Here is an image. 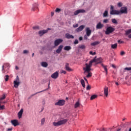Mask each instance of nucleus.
<instances>
[{"label":"nucleus","mask_w":131,"mask_h":131,"mask_svg":"<svg viewBox=\"0 0 131 131\" xmlns=\"http://www.w3.org/2000/svg\"><path fill=\"white\" fill-rule=\"evenodd\" d=\"M68 121V119H63L60 121H58L57 122H53V125H54V126H60V125H63L64 124H65L66 123H67V122Z\"/></svg>","instance_id":"1"},{"label":"nucleus","mask_w":131,"mask_h":131,"mask_svg":"<svg viewBox=\"0 0 131 131\" xmlns=\"http://www.w3.org/2000/svg\"><path fill=\"white\" fill-rule=\"evenodd\" d=\"M96 58H94L93 60H91L89 62V64L85 63L86 67L83 68V69H85V71H91V67H92V65H93V63L96 62Z\"/></svg>","instance_id":"2"},{"label":"nucleus","mask_w":131,"mask_h":131,"mask_svg":"<svg viewBox=\"0 0 131 131\" xmlns=\"http://www.w3.org/2000/svg\"><path fill=\"white\" fill-rule=\"evenodd\" d=\"M115 31V29L112 27H108L106 28V31H105V34L107 35L110 34V33H112V32H114V31Z\"/></svg>","instance_id":"3"},{"label":"nucleus","mask_w":131,"mask_h":131,"mask_svg":"<svg viewBox=\"0 0 131 131\" xmlns=\"http://www.w3.org/2000/svg\"><path fill=\"white\" fill-rule=\"evenodd\" d=\"M49 30H51V29L47 28V30H40L38 32V34L40 36H42L43 34H46V33H48V31H49Z\"/></svg>","instance_id":"4"},{"label":"nucleus","mask_w":131,"mask_h":131,"mask_svg":"<svg viewBox=\"0 0 131 131\" xmlns=\"http://www.w3.org/2000/svg\"><path fill=\"white\" fill-rule=\"evenodd\" d=\"M55 106H64L65 105L64 100H59L55 103Z\"/></svg>","instance_id":"5"},{"label":"nucleus","mask_w":131,"mask_h":131,"mask_svg":"<svg viewBox=\"0 0 131 131\" xmlns=\"http://www.w3.org/2000/svg\"><path fill=\"white\" fill-rule=\"evenodd\" d=\"M119 12L120 14H127V8L126 7H122Z\"/></svg>","instance_id":"6"},{"label":"nucleus","mask_w":131,"mask_h":131,"mask_svg":"<svg viewBox=\"0 0 131 131\" xmlns=\"http://www.w3.org/2000/svg\"><path fill=\"white\" fill-rule=\"evenodd\" d=\"M81 13H85V10H84V9L77 10L74 12V16H76L78 15V14H80Z\"/></svg>","instance_id":"7"},{"label":"nucleus","mask_w":131,"mask_h":131,"mask_svg":"<svg viewBox=\"0 0 131 131\" xmlns=\"http://www.w3.org/2000/svg\"><path fill=\"white\" fill-rule=\"evenodd\" d=\"M63 42V39H57L54 41V46L55 47H58L60 43Z\"/></svg>","instance_id":"8"},{"label":"nucleus","mask_w":131,"mask_h":131,"mask_svg":"<svg viewBox=\"0 0 131 131\" xmlns=\"http://www.w3.org/2000/svg\"><path fill=\"white\" fill-rule=\"evenodd\" d=\"M86 35L87 36H91V34H92V30L89 27L85 28Z\"/></svg>","instance_id":"9"},{"label":"nucleus","mask_w":131,"mask_h":131,"mask_svg":"<svg viewBox=\"0 0 131 131\" xmlns=\"http://www.w3.org/2000/svg\"><path fill=\"white\" fill-rule=\"evenodd\" d=\"M110 14L111 15H119L120 13L119 10H111Z\"/></svg>","instance_id":"10"},{"label":"nucleus","mask_w":131,"mask_h":131,"mask_svg":"<svg viewBox=\"0 0 131 131\" xmlns=\"http://www.w3.org/2000/svg\"><path fill=\"white\" fill-rule=\"evenodd\" d=\"M59 77V73L58 72H56L54 73H53L52 75H51V78H53V79H57L58 77Z\"/></svg>","instance_id":"11"},{"label":"nucleus","mask_w":131,"mask_h":131,"mask_svg":"<svg viewBox=\"0 0 131 131\" xmlns=\"http://www.w3.org/2000/svg\"><path fill=\"white\" fill-rule=\"evenodd\" d=\"M108 87L107 86H105L104 88V95L106 97H108Z\"/></svg>","instance_id":"12"},{"label":"nucleus","mask_w":131,"mask_h":131,"mask_svg":"<svg viewBox=\"0 0 131 131\" xmlns=\"http://www.w3.org/2000/svg\"><path fill=\"white\" fill-rule=\"evenodd\" d=\"M85 27V26H84V25H81L80 27L76 29V32H80V31H82V30L84 29Z\"/></svg>","instance_id":"13"},{"label":"nucleus","mask_w":131,"mask_h":131,"mask_svg":"<svg viewBox=\"0 0 131 131\" xmlns=\"http://www.w3.org/2000/svg\"><path fill=\"white\" fill-rule=\"evenodd\" d=\"M84 71V73H88V74L86 76V77L88 78H89V77H92V76L93 75V74L91 72V71H89V72L85 71V69H83Z\"/></svg>","instance_id":"14"},{"label":"nucleus","mask_w":131,"mask_h":131,"mask_svg":"<svg viewBox=\"0 0 131 131\" xmlns=\"http://www.w3.org/2000/svg\"><path fill=\"white\" fill-rule=\"evenodd\" d=\"M104 27V25L102 24L101 22H99L96 25V29H102Z\"/></svg>","instance_id":"15"},{"label":"nucleus","mask_w":131,"mask_h":131,"mask_svg":"<svg viewBox=\"0 0 131 131\" xmlns=\"http://www.w3.org/2000/svg\"><path fill=\"white\" fill-rule=\"evenodd\" d=\"M63 49V45H60L58 48L56 50V53L57 54H60Z\"/></svg>","instance_id":"16"},{"label":"nucleus","mask_w":131,"mask_h":131,"mask_svg":"<svg viewBox=\"0 0 131 131\" xmlns=\"http://www.w3.org/2000/svg\"><path fill=\"white\" fill-rule=\"evenodd\" d=\"M23 111H24V110H23V108H21V110L18 113L17 115L19 119H20V118H22V115H23Z\"/></svg>","instance_id":"17"},{"label":"nucleus","mask_w":131,"mask_h":131,"mask_svg":"<svg viewBox=\"0 0 131 131\" xmlns=\"http://www.w3.org/2000/svg\"><path fill=\"white\" fill-rule=\"evenodd\" d=\"M38 5H37V4H34L32 8V11H33V12H34V11H37V10H38Z\"/></svg>","instance_id":"18"},{"label":"nucleus","mask_w":131,"mask_h":131,"mask_svg":"<svg viewBox=\"0 0 131 131\" xmlns=\"http://www.w3.org/2000/svg\"><path fill=\"white\" fill-rule=\"evenodd\" d=\"M11 123L12 125H14V126H17V125H19V122H18V120H11Z\"/></svg>","instance_id":"19"},{"label":"nucleus","mask_w":131,"mask_h":131,"mask_svg":"<svg viewBox=\"0 0 131 131\" xmlns=\"http://www.w3.org/2000/svg\"><path fill=\"white\" fill-rule=\"evenodd\" d=\"M66 37L68 38V39H70V38L73 39L74 38V36L72 35H71L69 33L66 34Z\"/></svg>","instance_id":"20"},{"label":"nucleus","mask_w":131,"mask_h":131,"mask_svg":"<svg viewBox=\"0 0 131 131\" xmlns=\"http://www.w3.org/2000/svg\"><path fill=\"white\" fill-rule=\"evenodd\" d=\"M66 70L67 71H73V70L69 67V63L66 64Z\"/></svg>","instance_id":"21"},{"label":"nucleus","mask_w":131,"mask_h":131,"mask_svg":"<svg viewBox=\"0 0 131 131\" xmlns=\"http://www.w3.org/2000/svg\"><path fill=\"white\" fill-rule=\"evenodd\" d=\"M101 65L102 68H103V69L105 71L106 74L107 75L108 74V69H107V66H105L103 63H101Z\"/></svg>","instance_id":"22"},{"label":"nucleus","mask_w":131,"mask_h":131,"mask_svg":"<svg viewBox=\"0 0 131 131\" xmlns=\"http://www.w3.org/2000/svg\"><path fill=\"white\" fill-rule=\"evenodd\" d=\"M41 66H42V67L47 68V67H48L49 64H48V63H47V62H41Z\"/></svg>","instance_id":"23"},{"label":"nucleus","mask_w":131,"mask_h":131,"mask_svg":"<svg viewBox=\"0 0 131 131\" xmlns=\"http://www.w3.org/2000/svg\"><path fill=\"white\" fill-rule=\"evenodd\" d=\"M13 83L14 84V88H15V89H17V88L19 86V85L20 84V82L13 81Z\"/></svg>","instance_id":"24"},{"label":"nucleus","mask_w":131,"mask_h":131,"mask_svg":"<svg viewBox=\"0 0 131 131\" xmlns=\"http://www.w3.org/2000/svg\"><path fill=\"white\" fill-rule=\"evenodd\" d=\"M6 97V94H3L2 97H0V105L2 104V101H3V100H5Z\"/></svg>","instance_id":"25"},{"label":"nucleus","mask_w":131,"mask_h":131,"mask_svg":"<svg viewBox=\"0 0 131 131\" xmlns=\"http://www.w3.org/2000/svg\"><path fill=\"white\" fill-rule=\"evenodd\" d=\"M97 98H98L97 95H93L91 97L90 100L93 101V100H95V99H97Z\"/></svg>","instance_id":"26"},{"label":"nucleus","mask_w":131,"mask_h":131,"mask_svg":"<svg viewBox=\"0 0 131 131\" xmlns=\"http://www.w3.org/2000/svg\"><path fill=\"white\" fill-rule=\"evenodd\" d=\"M111 48L113 49V50H116V49H117V43L112 44L111 45Z\"/></svg>","instance_id":"27"},{"label":"nucleus","mask_w":131,"mask_h":131,"mask_svg":"<svg viewBox=\"0 0 131 131\" xmlns=\"http://www.w3.org/2000/svg\"><path fill=\"white\" fill-rule=\"evenodd\" d=\"M80 106V103H79V101H77L76 102L74 105V108H78Z\"/></svg>","instance_id":"28"},{"label":"nucleus","mask_w":131,"mask_h":131,"mask_svg":"<svg viewBox=\"0 0 131 131\" xmlns=\"http://www.w3.org/2000/svg\"><path fill=\"white\" fill-rule=\"evenodd\" d=\"M71 49V47L70 46H66L64 48V51H70Z\"/></svg>","instance_id":"29"},{"label":"nucleus","mask_w":131,"mask_h":131,"mask_svg":"<svg viewBox=\"0 0 131 131\" xmlns=\"http://www.w3.org/2000/svg\"><path fill=\"white\" fill-rule=\"evenodd\" d=\"M99 43H100V42L95 41L94 42L91 43V46H97V45H99Z\"/></svg>","instance_id":"30"},{"label":"nucleus","mask_w":131,"mask_h":131,"mask_svg":"<svg viewBox=\"0 0 131 131\" xmlns=\"http://www.w3.org/2000/svg\"><path fill=\"white\" fill-rule=\"evenodd\" d=\"M78 49H81V50H84V49H85V46L80 45L78 47Z\"/></svg>","instance_id":"31"},{"label":"nucleus","mask_w":131,"mask_h":131,"mask_svg":"<svg viewBox=\"0 0 131 131\" xmlns=\"http://www.w3.org/2000/svg\"><path fill=\"white\" fill-rule=\"evenodd\" d=\"M45 122H46V119L43 118L41 119V125H43V124H45Z\"/></svg>","instance_id":"32"},{"label":"nucleus","mask_w":131,"mask_h":131,"mask_svg":"<svg viewBox=\"0 0 131 131\" xmlns=\"http://www.w3.org/2000/svg\"><path fill=\"white\" fill-rule=\"evenodd\" d=\"M46 91H48V89H46V90H44L43 91H39V92H36V93L33 94L32 96H35V95H37V94H39L40 93H42V92H46Z\"/></svg>","instance_id":"33"},{"label":"nucleus","mask_w":131,"mask_h":131,"mask_svg":"<svg viewBox=\"0 0 131 131\" xmlns=\"http://www.w3.org/2000/svg\"><path fill=\"white\" fill-rule=\"evenodd\" d=\"M103 17H108V11L105 10L103 13Z\"/></svg>","instance_id":"34"},{"label":"nucleus","mask_w":131,"mask_h":131,"mask_svg":"<svg viewBox=\"0 0 131 131\" xmlns=\"http://www.w3.org/2000/svg\"><path fill=\"white\" fill-rule=\"evenodd\" d=\"M96 62H98V63H102V61L103 60V59H102V58H99L97 59H96Z\"/></svg>","instance_id":"35"},{"label":"nucleus","mask_w":131,"mask_h":131,"mask_svg":"<svg viewBox=\"0 0 131 131\" xmlns=\"http://www.w3.org/2000/svg\"><path fill=\"white\" fill-rule=\"evenodd\" d=\"M81 83L83 88H85V84L84 83V80L83 79L81 80Z\"/></svg>","instance_id":"36"},{"label":"nucleus","mask_w":131,"mask_h":131,"mask_svg":"<svg viewBox=\"0 0 131 131\" xmlns=\"http://www.w3.org/2000/svg\"><path fill=\"white\" fill-rule=\"evenodd\" d=\"M112 23H114V24H117L118 23L115 18L112 19Z\"/></svg>","instance_id":"37"},{"label":"nucleus","mask_w":131,"mask_h":131,"mask_svg":"<svg viewBox=\"0 0 131 131\" xmlns=\"http://www.w3.org/2000/svg\"><path fill=\"white\" fill-rule=\"evenodd\" d=\"M117 6H118V7H119V8H121V7H122V6H123L122 2L118 3Z\"/></svg>","instance_id":"38"},{"label":"nucleus","mask_w":131,"mask_h":131,"mask_svg":"<svg viewBox=\"0 0 131 131\" xmlns=\"http://www.w3.org/2000/svg\"><path fill=\"white\" fill-rule=\"evenodd\" d=\"M56 13H60L61 12V9L57 8L55 10Z\"/></svg>","instance_id":"39"},{"label":"nucleus","mask_w":131,"mask_h":131,"mask_svg":"<svg viewBox=\"0 0 131 131\" xmlns=\"http://www.w3.org/2000/svg\"><path fill=\"white\" fill-rule=\"evenodd\" d=\"M130 33H131V29H129L128 30H127L126 31V34L127 35L128 34H129Z\"/></svg>","instance_id":"40"},{"label":"nucleus","mask_w":131,"mask_h":131,"mask_svg":"<svg viewBox=\"0 0 131 131\" xmlns=\"http://www.w3.org/2000/svg\"><path fill=\"white\" fill-rule=\"evenodd\" d=\"M90 54L92 55V56H95V55H96V52H93V51H90Z\"/></svg>","instance_id":"41"},{"label":"nucleus","mask_w":131,"mask_h":131,"mask_svg":"<svg viewBox=\"0 0 131 131\" xmlns=\"http://www.w3.org/2000/svg\"><path fill=\"white\" fill-rule=\"evenodd\" d=\"M5 110V105H0V110Z\"/></svg>","instance_id":"42"},{"label":"nucleus","mask_w":131,"mask_h":131,"mask_svg":"<svg viewBox=\"0 0 131 131\" xmlns=\"http://www.w3.org/2000/svg\"><path fill=\"white\" fill-rule=\"evenodd\" d=\"M2 72L3 73H6V71H5V66H2Z\"/></svg>","instance_id":"43"},{"label":"nucleus","mask_w":131,"mask_h":131,"mask_svg":"<svg viewBox=\"0 0 131 131\" xmlns=\"http://www.w3.org/2000/svg\"><path fill=\"white\" fill-rule=\"evenodd\" d=\"M9 75H7L5 76V81H8V80H9Z\"/></svg>","instance_id":"44"},{"label":"nucleus","mask_w":131,"mask_h":131,"mask_svg":"<svg viewBox=\"0 0 131 131\" xmlns=\"http://www.w3.org/2000/svg\"><path fill=\"white\" fill-rule=\"evenodd\" d=\"M91 86H90V85H88L86 88L87 91H90L91 90Z\"/></svg>","instance_id":"45"},{"label":"nucleus","mask_w":131,"mask_h":131,"mask_svg":"<svg viewBox=\"0 0 131 131\" xmlns=\"http://www.w3.org/2000/svg\"><path fill=\"white\" fill-rule=\"evenodd\" d=\"M28 53H29V51H28V50H24L23 51L24 54H28Z\"/></svg>","instance_id":"46"},{"label":"nucleus","mask_w":131,"mask_h":131,"mask_svg":"<svg viewBox=\"0 0 131 131\" xmlns=\"http://www.w3.org/2000/svg\"><path fill=\"white\" fill-rule=\"evenodd\" d=\"M14 81L19 82V77L18 76L16 77L15 80H14Z\"/></svg>","instance_id":"47"},{"label":"nucleus","mask_w":131,"mask_h":131,"mask_svg":"<svg viewBox=\"0 0 131 131\" xmlns=\"http://www.w3.org/2000/svg\"><path fill=\"white\" fill-rule=\"evenodd\" d=\"M33 29H39V27H38V26L33 27Z\"/></svg>","instance_id":"48"},{"label":"nucleus","mask_w":131,"mask_h":131,"mask_svg":"<svg viewBox=\"0 0 131 131\" xmlns=\"http://www.w3.org/2000/svg\"><path fill=\"white\" fill-rule=\"evenodd\" d=\"M74 45H77L78 43V40L76 39L74 42Z\"/></svg>","instance_id":"49"},{"label":"nucleus","mask_w":131,"mask_h":131,"mask_svg":"<svg viewBox=\"0 0 131 131\" xmlns=\"http://www.w3.org/2000/svg\"><path fill=\"white\" fill-rule=\"evenodd\" d=\"M108 19H105L103 20V23H108Z\"/></svg>","instance_id":"50"},{"label":"nucleus","mask_w":131,"mask_h":131,"mask_svg":"<svg viewBox=\"0 0 131 131\" xmlns=\"http://www.w3.org/2000/svg\"><path fill=\"white\" fill-rule=\"evenodd\" d=\"M78 26V24H76V25H73V27L74 28H76Z\"/></svg>","instance_id":"51"},{"label":"nucleus","mask_w":131,"mask_h":131,"mask_svg":"<svg viewBox=\"0 0 131 131\" xmlns=\"http://www.w3.org/2000/svg\"><path fill=\"white\" fill-rule=\"evenodd\" d=\"M125 70H128V71H129V70H131V67L130 68H125Z\"/></svg>","instance_id":"52"},{"label":"nucleus","mask_w":131,"mask_h":131,"mask_svg":"<svg viewBox=\"0 0 131 131\" xmlns=\"http://www.w3.org/2000/svg\"><path fill=\"white\" fill-rule=\"evenodd\" d=\"M88 35H85L84 36V39H85V40H88Z\"/></svg>","instance_id":"53"},{"label":"nucleus","mask_w":131,"mask_h":131,"mask_svg":"<svg viewBox=\"0 0 131 131\" xmlns=\"http://www.w3.org/2000/svg\"><path fill=\"white\" fill-rule=\"evenodd\" d=\"M111 11H114V7L113 6H111Z\"/></svg>","instance_id":"54"},{"label":"nucleus","mask_w":131,"mask_h":131,"mask_svg":"<svg viewBox=\"0 0 131 131\" xmlns=\"http://www.w3.org/2000/svg\"><path fill=\"white\" fill-rule=\"evenodd\" d=\"M124 54H125V53H124V51H122V52H121V53H120L121 56H123V55H124Z\"/></svg>","instance_id":"55"},{"label":"nucleus","mask_w":131,"mask_h":131,"mask_svg":"<svg viewBox=\"0 0 131 131\" xmlns=\"http://www.w3.org/2000/svg\"><path fill=\"white\" fill-rule=\"evenodd\" d=\"M118 42L119 43H123V41H121L120 40H118Z\"/></svg>","instance_id":"56"},{"label":"nucleus","mask_w":131,"mask_h":131,"mask_svg":"<svg viewBox=\"0 0 131 131\" xmlns=\"http://www.w3.org/2000/svg\"><path fill=\"white\" fill-rule=\"evenodd\" d=\"M82 37H79V40H80V41H81V40H82Z\"/></svg>","instance_id":"57"},{"label":"nucleus","mask_w":131,"mask_h":131,"mask_svg":"<svg viewBox=\"0 0 131 131\" xmlns=\"http://www.w3.org/2000/svg\"><path fill=\"white\" fill-rule=\"evenodd\" d=\"M112 67H113V68H114V69L116 68V67L114 64H112Z\"/></svg>","instance_id":"58"},{"label":"nucleus","mask_w":131,"mask_h":131,"mask_svg":"<svg viewBox=\"0 0 131 131\" xmlns=\"http://www.w3.org/2000/svg\"><path fill=\"white\" fill-rule=\"evenodd\" d=\"M13 129V128H8V129H7V130L8 131H11V130H12Z\"/></svg>","instance_id":"59"},{"label":"nucleus","mask_w":131,"mask_h":131,"mask_svg":"<svg viewBox=\"0 0 131 131\" xmlns=\"http://www.w3.org/2000/svg\"><path fill=\"white\" fill-rule=\"evenodd\" d=\"M62 73H63V74H66V72L65 71H62Z\"/></svg>","instance_id":"60"},{"label":"nucleus","mask_w":131,"mask_h":131,"mask_svg":"<svg viewBox=\"0 0 131 131\" xmlns=\"http://www.w3.org/2000/svg\"><path fill=\"white\" fill-rule=\"evenodd\" d=\"M115 83H116V85H119V84L118 83V82H116Z\"/></svg>","instance_id":"61"},{"label":"nucleus","mask_w":131,"mask_h":131,"mask_svg":"<svg viewBox=\"0 0 131 131\" xmlns=\"http://www.w3.org/2000/svg\"><path fill=\"white\" fill-rule=\"evenodd\" d=\"M51 16H54V12H51Z\"/></svg>","instance_id":"62"},{"label":"nucleus","mask_w":131,"mask_h":131,"mask_svg":"<svg viewBox=\"0 0 131 131\" xmlns=\"http://www.w3.org/2000/svg\"><path fill=\"white\" fill-rule=\"evenodd\" d=\"M128 37L129 38H131V34L129 35Z\"/></svg>","instance_id":"63"},{"label":"nucleus","mask_w":131,"mask_h":131,"mask_svg":"<svg viewBox=\"0 0 131 131\" xmlns=\"http://www.w3.org/2000/svg\"><path fill=\"white\" fill-rule=\"evenodd\" d=\"M101 131H106L104 128H103Z\"/></svg>","instance_id":"64"}]
</instances>
